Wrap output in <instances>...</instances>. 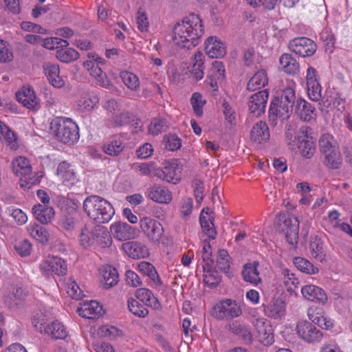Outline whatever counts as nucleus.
<instances>
[{
  "instance_id": "obj_38",
  "label": "nucleus",
  "mask_w": 352,
  "mask_h": 352,
  "mask_svg": "<svg viewBox=\"0 0 352 352\" xmlns=\"http://www.w3.org/2000/svg\"><path fill=\"white\" fill-rule=\"evenodd\" d=\"M322 154L324 155V164L327 167L332 169L340 168L342 163V158L339 147Z\"/></svg>"
},
{
  "instance_id": "obj_10",
  "label": "nucleus",
  "mask_w": 352,
  "mask_h": 352,
  "mask_svg": "<svg viewBox=\"0 0 352 352\" xmlns=\"http://www.w3.org/2000/svg\"><path fill=\"white\" fill-rule=\"evenodd\" d=\"M182 165L178 160H173L166 162L163 168L158 170L157 177L173 184L179 183L181 180Z\"/></svg>"
},
{
  "instance_id": "obj_26",
  "label": "nucleus",
  "mask_w": 352,
  "mask_h": 352,
  "mask_svg": "<svg viewBox=\"0 0 352 352\" xmlns=\"http://www.w3.org/2000/svg\"><path fill=\"white\" fill-rule=\"evenodd\" d=\"M258 265L259 263L258 261H254L246 263L243 266L242 276L244 281L255 286L261 283L262 280L258 271Z\"/></svg>"
},
{
  "instance_id": "obj_28",
  "label": "nucleus",
  "mask_w": 352,
  "mask_h": 352,
  "mask_svg": "<svg viewBox=\"0 0 352 352\" xmlns=\"http://www.w3.org/2000/svg\"><path fill=\"white\" fill-rule=\"evenodd\" d=\"M34 217L42 224L50 223L54 218L55 212L52 207L38 204L32 208Z\"/></svg>"
},
{
  "instance_id": "obj_63",
  "label": "nucleus",
  "mask_w": 352,
  "mask_h": 352,
  "mask_svg": "<svg viewBox=\"0 0 352 352\" xmlns=\"http://www.w3.org/2000/svg\"><path fill=\"white\" fill-rule=\"evenodd\" d=\"M13 59V53L7 41L0 39V63H9Z\"/></svg>"
},
{
  "instance_id": "obj_54",
  "label": "nucleus",
  "mask_w": 352,
  "mask_h": 352,
  "mask_svg": "<svg viewBox=\"0 0 352 352\" xmlns=\"http://www.w3.org/2000/svg\"><path fill=\"white\" fill-rule=\"evenodd\" d=\"M127 304L129 311L136 316L144 318L148 314V309L134 298L129 299Z\"/></svg>"
},
{
  "instance_id": "obj_21",
  "label": "nucleus",
  "mask_w": 352,
  "mask_h": 352,
  "mask_svg": "<svg viewBox=\"0 0 352 352\" xmlns=\"http://www.w3.org/2000/svg\"><path fill=\"white\" fill-rule=\"evenodd\" d=\"M43 70L47 80L54 87L62 88L65 85V80L60 76L58 65L45 63L43 65Z\"/></svg>"
},
{
  "instance_id": "obj_15",
  "label": "nucleus",
  "mask_w": 352,
  "mask_h": 352,
  "mask_svg": "<svg viewBox=\"0 0 352 352\" xmlns=\"http://www.w3.org/2000/svg\"><path fill=\"white\" fill-rule=\"evenodd\" d=\"M301 294L304 298L316 303L324 304L327 301L325 292L318 286L305 285L301 288Z\"/></svg>"
},
{
  "instance_id": "obj_23",
  "label": "nucleus",
  "mask_w": 352,
  "mask_h": 352,
  "mask_svg": "<svg viewBox=\"0 0 352 352\" xmlns=\"http://www.w3.org/2000/svg\"><path fill=\"white\" fill-rule=\"evenodd\" d=\"M285 237L287 241L293 247L298 243L299 220L297 217H292L285 220Z\"/></svg>"
},
{
  "instance_id": "obj_37",
  "label": "nucleus",
  "mask_w": 352,
  "mask_h": 352,
  "mask_svg": "<svg viewBox=\"0 0 352 352\" xmlns=\"http://www.w3.org/2000/svg\"><path fill=\"white\" fill-rule=\"evenodd\" d=\"M131 168L136 173H139L142 176L149 177H156L158 173L159 168L154 162L133 163L131 164Z\"/></svg>"
},
{
  "instance_id": "obj_30",
  "label": "nucleus",
  "mask_w": 352,
  "mask_h": 352,
  "mask_svg": "<svg viewBox=\"0 0 352 352\" xmlns=\"http://www.w3.org/2000/svg\"><path fill=\"white\" fill-rule=\"evenodd\" d=\"M95 245L98 248L104 249L112 244V239L107 228L102 226H95Z\"/></svg>"
},
{
  "instance_id": "obj_36",
  "label": "nucleus",
  "mask_w": 352,
  "mask_h": 352,
  "mask_svg": "<svg viewBox=\"0 0 352 352\" xmlns=\"http://www.w3.org/2000/svg\"><path fill=\"white\" fill-rule=\"evenodd\" d=\"M268 83L267 73L265 69H260L254 73L253 76L249 80L247 89L249 91H254L260 89Z\"/></svg>"
},
{
  "instance_id": "obj_55",
  "label": "nucleus",
  "mask_w": 352,
  "mask_h": 352,
  "mask_svg": "<svg viewBox=\"0 0 352 352\" xmlns=\"http://www.w3.org/2000/svg\"><path fill=\"white\" fill-rule=\"evenodd\" d=\"M123 150V144L120 139H115L104 144V152L109 155L116 156L119 155Z\"/></svg>"
},
{
  "instance_id": "obj_56",
  "label": "nucleus",
  "mask_w": 352,
  "mask_h": 352,
  "mask_svg": "<svg viewBox=\"0 0 352 352\" xmlns=\"http://www.w3.org/2000/svg\"><path fill=\"white\" fill-rule=\"evenodd\" d=\"M308 317L309 320L312 321V322L318 324L322 329H328L333 327V322L319 312L315 315L313 312H311V310H309Z\"/></svg>"
},
{
  "instance_id": "obj_3",
  "label": "nucleus",
  "mask_w": 352,
  "mask_h": 352,
  "mask_svg": "<svg viewBox=\"0 0 352 352\" xmlns=\"http://www.w3.org/2000/svg\"><path fill=\"white\" fill-rule=\"evenodd\" d=\"M83 209L87 216L97 223L109 222L114 214V209L106 199L97 195L87 197Z\"/></svg>"
},
{
  "instance_id": "obj_20",
  "label": "nucleus",
  "mask_w": 352,
  "mask_h": 352,
  "mask_svg": "<svg viewBox=\"0 0 352 352\" xmlns=\"http://www.w3.org/2000/svg\"><path fill=\"white\" fill-rule=\"evenodd\" d=\"M148 197L155 202L168 204L172 199L170 191L161 185H153L147 190Z\"/></svg>"
},
{
  "instance_id": "obj_40",
  "label": "nucleus",
  "mask_w": 352,
  "mask_h": 352,
  "mask_svg": "<svg viewBox=\"0 0 352 352\" xmlns=\"http://www.w3.org/2000/svg\"><path fill=\"white\" fill-rule=\"evenodd\" d=\"M26 230L29 234L34 239L42 243H46L49 239V234L46 229L36 223H30Z\"/></svg>"
},
{
  "instance_id": "obj_8",
  "label": "nucleus",
  "mask_w": 352,
  "mask_h": 352,
  "mask_svg": "<svg viewBox=\"0 0 352 352\" xmlns=\"http://www.w3.org/2000/svg\"><path fill=\"white\" fill-rule=\"evenodd\" d=\"M39 269L44 276L50 277L53 274L64 276L67 272L66 262L58 256H48L39 264Z\"/></svg>"
},
{
  "instance_id": "obj_58",
  "label": "nucleus",
  "mask_w": 352,
  "mask_h": 352,
  "mask_svg": "<svg viewBox=\"0 0 352 352\" xmlns=\"http://www.w3.org/2000/svg\"><path fill=\"white\" fill-rule=\"evenodd\" d=\"M69 42L65 39H62L58 37H50L43 40V46L48 50H54L59 47H67L69 45Z\"/></svg>"
},
{
  "instance_id": "obj_29",
  "label": "nucleus",
  "mask_w": 352,
  "mask_h": 352,
  "mask_svg": "<svg viewBox=\"0 0 352 352\" xmlns=\"http://www.w3.org/2000/svg\"><path fill=\"white\" fill-rule=\"evenodd\" d=\"M102 276L101 282L105 288H110L117 285L119 276L117 270L111 265H104L100 270Z\"/></svg>"
},
{
  "instance_id": "obj_41",
  "label": "nucleus",
  "mask_w": 352,
  "mask_h": 352,
  "mask_svg": "<svg viewBox=\"0 0 352 352\" xmlns=\"http://www.w3.org/2000/svg\"><path fill=\"white\" fill-rule=\"evenodd\" d=\"M95 226L89 228L85 225L80 230L79 234V242L81 246L85 248L94 247L95 245Z\"/></svg>"
},
{
  "instance_id": "obj_27",
  "label": "nucleus",
  "mask_w": 352,
  "mask_h": 352,
  "mask_svg": "<svg viewBox=\"0 0 352 352\" xmlns=\"http://www.w3.org/2000/svg\"><path fill=\"white\" fill-rule=\"evenodd\" d=\"M278 103V100L272 101L269 109L270 118L272 120L278 118L282 120L287 119L292 110L290 108V104H285V103H282L281 101H280L279 104Z\"/></svg>"
},
{
  "instance_id": "obj_50",
  "label": "nucleus",
  "mask_w": 352,
  "mask_h": 352,
  "mask_svg": "<svg viewBox=\"0 0 352 352\" xmlns=\"http://www.w3.org/2000/svg\"><path fill=\"white\" fill-rule=\"evenodd\" d=\"M98 334L101 338L109 340H115L123 336L122 331L120 329L109 324L101 326L98 330Z\"/></svg>"
},
{
  "instance_id": "obj_33",
  "label": "nucleus",
  "mask_w": 352,
  "mask_h": 352,
  "mask_svg": "<svg viewBox=\"0 0 352 352\" xmlns=\"http://www.w3.org/2000/svg\"><path fill=\"white\" fill-rule=\"evenodd\" d=\"M43 333L56 340L65 339L68 335L66 327L58 320H54L48 324L45 327Z\"/></svg>"
},
{
  "instance_id": "obj_11",
  "label": "nucleus",
  "mask_w": 352,
  "mask_h": 352,
  "mask_svg": "<svg viewBox=\"0 0 352 352\" xmlns=\"http://www.w3.org/2000/svg\"><path fill=\"white\" fill-rule=\"evenodd\" d=\"M289 47L292 52L302 57H309L316 53L317 45L309 38L298 37L290 41Z\"/></svg>"
},
{
  "instance_id": "obj_61",
  "label": "nucleus",
  "mask_w": 352,
  "mask_h": 352,
  "mask_svg": "<svg viewBox=\"0 0 352 352\" xmlns=\"http://www.w3.org/2000/svg\"><path fill=\"white\" fill-rule=\"evenodd\" d=\"M99 99L96 96L85 95L78 100V105L85 110L93 109L98 103Z\"/></svg>"
},
{
  "instance_id": "obj_4",
  "label": "nucleus",
  "mask_w": 352,
  "mask_h": 352,
  "mask_svg": "<svg viewBox=\"0 0 352 352\" xmlns=\"http://www.w3.org/2000/svg\"><path fill=\"white\" fill-rule=\"evenodd\" d=\"M50 130L56 139L64 143L73 144L79 139L78 127L70 118L57 117L50 123Z\"/></svg>"
},
{
  "instance_id": "obj_45",
  "label": "nucleus",
  "mask_w": 352,
  "mask_h": 352,
  "mask_svg": "<svg viewBox=\"0 0 352 352\" xmlns=\"http://www.w3.org/2000/svg\"><path fill=\"white\" fill-rule=\"evenodd\" d=\"M309 251L311 256L317 261L322 262L325 258L321 239L317 236L311 237L309 243Z\"/></svg>"
},
{
  "instance_id": "obj_35",
  "label": "nucleus",
  "mask_w": 352,
  "mask_h": 352,
  "mask_svg": "<svg viewBox=\"0 0 352 352\" xmlns=\"http://www.w3.org/2000/svg\"><path fill=\"white\" fill-rule=\"evenodd\" d=\"M251 139L256 142L262 143L270 138V131L265 122L260 121L255 124L251 130Z\"/></svg>"
},
{
  "instance_id": "obj_22",
  "label": "nucleus",
  "mask_w": 352,
  "mask_h": 352,
  "mask_svg": "<svg viewBox=\"0 0 352 352\" xmlns=\"http://www.w3.org/2000/svg\"><path fill=\"white\" fill-rule=\"evenodd\" d=\"M122 248L129 257L134 259L144 258L148 255L147 248L137 241L126 242L122 244Z\"/></svg>"
},
{
  "instance_id": "obj_31",
  "label": "nucleus",
  "mask_w": 352,
  "mask_h": 352,
  "mask_svg": "<svg viewBox=\"0 0 352 352\" xmlns=\"http://www.w3.org/2000/svg\"><path fill=\"white\" fill-rule=\"evenodd\" d=\"M135 297L142 302L146 306L153 309H160L161 305L153 292L146 288H139L135 291Z\"/></svg>"
},
{
  "instance_id": "obj_25",
  "label": "nucleus",
  "mask_w": 352,
  "mask_h": 352,
  "mask_svg": "<svg viewBox=\"0 0 352 352\" xmlns=\"http://www.w3.org/2000/svg\"><path fill=\"white\" fill-rule=\"evenodd\" d=\"M295 111L300 120L305 122H309L316 117L315 107L302 98L297 100Z\"/></svg>"
},
{
  "instance_id": "obj_32",
  "label": "nucleus",
  "mask_w": 352,
  "mask_h": 352,
  "mask_svg": "<svg viewBox=\"0 0 352 352\" xmlns=\"http://www.w3.org/2000/svg\"><path fill=\"white\" fill-rule=\"evenodd\" d=\"M279 64L281 70L288 74L295 75L299 72V63L290 54H282L279 58Z\"/></svg>"
},
{
  "instance_id": "obj_24",
  "label": "nucleus",
  "mask_w": 352,
  "mask_h": 352,
  "mask_svg": "<svg viewBox=\"0 0 352 352\" xmlns=\"http://www.w3.org/2000/svg\"><path fill=\"white\" fill-rule=\"evenodd\" d=\"M56 174L60 177L64 185L67 186H72L78 181L71 164L65 161L58 164Z\"/></svg>"
},
{
  "instance_id": "obj_49",
  "label": "nucleus",
  "mask_w": 352,
  "mask_h": 352,
  "mask_svg": "<svg viewBox=\"0 0 352 352\" xmlns=\"http://www.w3.org/2000/svg\"><path fill=\"white\" fill-rule=\"evenodd\" d=\"M0 139L4 140L12 148H16L17 146L16 134L1 121H0Z\"/></svg>"
},
{
  "instance_id": "obj_64",
  "label": "nucleus",
  "mask_w": 352,
  "mask_h": 352,
  "mask_svg": "<svg viewBox=\"0 0 352 352\" xmlns=\"http://www.w3.org/2000/svg\"><path fill=\"white\" fill-rule=\"evenodd\" d=\"M132 121H134V116L129 112H122L112 117L113 124L116 126L129 124Z\"/></svg>"
},
{
  "instance_id": "obj_12",
  "label": "nucleus",
  "mask_w": 352,
  "mask_h": 352,
  "mask_svg": "<svg viewBox=\"0 0 352 352\" xmlns=\"http://www.w3.org/2000/svg\"><path fill=\"white\" fill-rule=\"evenodd\" d=\"M17 100L29 109L37 110L40 108V100L32 87H23L16 94Z\"/></svg>"
},
{
  "instance_id": "obj_6",
  "label": "nucleus",
  "mask_w": 352,
  "mask_h": 352,
  "mask_svg": "<svg viewBox=\"0 0 352 352\" xmlns=\"http://www.w3.org/2000/svg\"><path fill=\"white\" fill-rule=\"evenodd\" d=\"M241 305L232 299H224L217 302L212 308V316L217 320H229L239 317L242 314Z\"/></svg>"
},
{
  "instance_id": "obj_1",
  "label": "nucleus",
  "mask_w": 352,
  "mask_h": 352,
  "mask_svg": "<svg viewBox=\"0 0 352 352\" xmlns=\"http://www.w3.org/2000/svg\"><path fill=\"white\" fill-rule=\"evenodd\" d=\"M204 34L203 21L199 15L191 13L178 22L173 29V41L184 48L196 46Z\"/></svg>"
},
{
  "instance_id": "obj_18",
  "label": "nucleus",
  "mask_w": 352,
  "mask_h": 352,
  "mask_svg": "<svg viewBox=\"0 0 352 352\" xmlns=\"http://www.w3.org/2000/svg\"><path fill=\"white\" fill-rule=\"evenodd\" d=\"M80 316L89 319H96L102 316V307L96 300L84 301L78 309Z\"/></svg>"
},
{
  "instance_id": "obj_62",
  "label": "nucleus",
  "mask_w": 352,
  "mask_h": 352,
  "mask_svg": "<svg viewBox=\"0 0 352 352\" xmlns=\"http://www.w3.org/2000/svg\"><path fill=\"white\" fill-rule=\"evenodd\" d=\"M193 208V199L191 197H183L179 202V210L183 219L188 217Z\"/></svg>"
},
{
  "instance_id": "obj_19",
  "label": "nucleus",
  "mask_w": 352,
  "mask_h": 352,
  "mask_svg": "<svg viewBox=\"0 0 352 352\" xmlns=\"http://www.w3.org/2000/svg\"><path fill=\"white\" fill-rule=\"evenodd\" d=\"M110 230L113 237L118 241H126L135 236V230L125 222L112 224Z\"/></svg>"
},
{
  "instance_id": "obj_44",
  "label": "nucleus",
  "mask_w": 352,
  "mask_h": 352,
  "mask_svg": "<svg viewBox=\"0 0 352 352\" xmlns=\"http://www.w3.org/2000/svg\"><path fill=\"white\" fill-rule=\"evenodd\" d=\"M294 265L300 272L307 274H316L319 272V268L312 264L307 259L298 256L293 260Z\"/></svg>"
},
{
  "instance_id": "obj_52",
  "label": "nucleus",
  "mask_w": 352,
  "mask_h": 352,
  "mask_svg": "<svg viewBox=\"0 0 352 352\" xmlns=\"http://www.w3.org/2000/svg\"><path fill=\"white\" fill-rule=\"evenodd\" d=\"M56 58L63 63H70L79 57V54L73 48L61 47L56 51Z\"/></svg>"
},
{
  "instance_id": "obj_13",
  "label": "nucleus",
  "mask_w": 352,
  "mask_h": 352,
  "mask_svg": "<svg viewBox=\"0 0 352 352\" xmlns=\"http://www.w3.org/2000/svg\"><path fill=\"white\" fill-rule=\"evenodd\" d=\"M268 97L269 92L267 89H263L253 94L248 102L250 113L256 116H259L264 113Z\"/></svg>"
},
{
  "instance_id": "obj_59",
  "label": "nucleus",
  "mask_w": 352,
  "mask_h": 352,
  "mask_svg": "<svg viewBox=\"0 0 352 352\" xmlns=\"http://www.w3.org/2000/svg\"><path fill=\"white\" fill-rule=\"evenodd\" d=\"M66 291L68 295L75 300H80L83 296L82 291L72 278L68 279L66 283Z\"/></svg>"
},
{
  "instance_id": "obj_51",
  "label": "nucleus",
  "mask_w": 352,
  "mask_h": 352,
  "mask_svg": "<svg viewBox=\"0 0 352 352\" xmlns=\"http://www.w3.org/2000/svg\"><path fill=\"white\" fill-rule=\"evenodd\" d=\"M282 275V281L287 291L290 293L294 292L299 284L298 279L295 276L294 274L290 272L287 269L283 270Z\"/></svg>"
},
{
  "instance_id": "obj_16",
  "label": "nucleus",
  "mask_w": 352,
  "mask_h": 352,
  "mask_svg": "<svg viewBox=\"0 0 352 352\" xmlns=\"http://www.w3.org/2000/svg\"><path fill=\"white\" fill-rule=\"evenodd\" d=\"M205 51L212 58L223 57L226 54L225 44L216 36H210L205 41Z\"/></svg>"
},
{
  "instance_id": "obj_14",
  "label": "nucleus",
  "mask_w": 352,
  "mask_h": 352,
  "mask_svg": "<svg viewBox=\"0 0 352 352\" xmlns=\"http://www.w3.org/2000/svg\"><path fill=\"white\" fill-rule=\"evenodd\" d=\"M263 311L267 317L278 319L283 317L286 312V303L280 298H273L267 304H263Z\"/></svg>"
},
{
  "instance_id": "obj_34",
  "label": "nucleus",
  "mask_w": 352,
  "mask_h": 352,
  "mask_svg": "<svg viewBox=\"0 0 352 352\" xmlns=\"http://www.w3.org/2000/svg\"><path fill=\"white\" fill-rule=\"evenodd\" d=\"M260 341L265 345H270L274 342L272 329L263 319L257 321L256 324Z\"/></svg>"
},
{
  "instance_id": "obj_43",
  "label": "nucleus",
  "mask_w": 352,
  "mask_h": 352,
  "mask_svg": "<svg viewBox=\"0 0 352 352\" xmlns=\"http://www.w3.org/2000/svg\"><path fill=\"white\" fill-rule=\"evenodd\" d=\"M205 209H202L199 221L203 231L209 237V239H214L216 237L217 232L214 228L213 219L211 216L206 217L204 215Z\"/></svg>"
},
{
  "instance_id": "obj_5",
  "label": "nucleus",
  "mask_w": 352,
  "mask_h": 352,
  "mask_svg": "<svg viewBox=\"0 0 352 352\" xmlns=\"http://www.w3.org/2000/svg\"><path fill=\"white\" fill-rule=\"evenodd\" d=\"M87 58L82 63L85 69L94 78L98 85L106 89L110 88L112 83L102 68L105 64L104 60L94 53H89Z\"/></svg>"
},
{
  "instance_id": "obj_57",
  "label": "nucleus",
  "mask_w": 352,
  "mask_h": 352,
  "mask_svg": "<svg viewBox=\"0 0 352 352\" xmlns=\"http://www.w3.org/2000/svg\"><path fill=\"white\" fill-rule=\"evenodd\" d=\"M339 217L340 213L337 210H333L329 212V219L333 224V226L339 228L341 230L352 236V227L346 223H338V220Z\"/></svg>"
},
{
  "instance_id": "obj_47",
  "label": "nucleus",
  "mask_w": 352,
  "mask_h": 352,
  "mask_svg": "<svg viewBox=\"0 0 352 352\" xmlns=\"http://www.w3.org/2000/svg\"><path fill=\"white\" fill-rule=\"evenodd\" d=\"M120 76L124 85L131 91H136L140 89L139 78L133 73L122 71L120 72Z\"/></svg>"
},
{
  "instance_id": "obj_17",
  "label": "nucleus",
  "mask_w": 352,
  "mask_h": 352,
  "mask_svg": "<svg viewBox=\"0 0 352 352\" xmlns=\"http://www.w3.org/2000/svg\"><path fill=\"white\" fill-rule=\"evenodd\" d=\"M12 169L15 175L24 178L25 181L30 179L32 174V167L29 160L23 156H18L12 160Z\"/></svg>"
},
{
  "instance_id": "obj_42",
  "label": "nucleus",
  "mask_w": 352,
  "mask_h": 352,
  "mask_svg": "<svg viewBox=\"0 0 352 352\" xmlns=\"http://www.w3.org/2000/svg\"><path fill=\"white\" fill-rule=\"evenodd\" d=\"M204 55L202 52L198 51L195 53L193 56V65L191 74L196 80H199L203 78L204 72Z\"/></svg>"
},
{
  "instance_id": "obj_53",
  "label": "nucleus",
  "mask_w": 352,
  "mask_h": 352,
  "mask_svg": "<svg viewBox=\"0 0 352 352\" xmlns=\"http://www.w3.org/2000/svg\"><path fill=\"white\" fill-rule=\"evenodd\" d=\"M230 257L225 250H220L218 252L217 265L219 270L228 274L230 270Z\"/></svg>"
},
{
  "instance_id": "obj_60",
  "label": "nucleus",
  "mask_w": 352,
  "mask_h": 352,
  "mask_svg": "<svg viewBox=\"0 0 352 352\" xmlns=\"http://www.w3.org/2000/svg\"><path fill=\"white\" fill-rule=\"evenodd\" d=\"M190 103L195 114L197 116H201L203 115V107L206 103L202 95L198 92L194 93L190 98Z\"/></svg>"
},
{
  "instance_id": "obj_46",
  "label": "nucleus",
  "mask_w": 352,
  "mask_h": 352,
  "mask_svg": "<svg viewBox=\"0 0 352 352\" xmlns=\"http://www.w3.org/2000/svg\"><path fill=\"white\" fill-rule=\"evenodd\" d=\"M319 149L322 153H327L329 151L333 150L339 147L338 143L334 137L329 133H323L318 142Z\"/></svg>"
},
{
  "instance_id": "obj_39",
  "label": "nucleus",
  "mask_w": 352,
  "mask_h": 352,
  "mask_svg": "<svg viewBox=\"0 0 352 352\" xmlns=\"http://www.w3.org/2000/svg\"><path fill=\"white\" fill-rule=\"evenodd\" d=\"M138 270L143 274L147 276L155 286L162 285L161 279L155 267L151 263L142 261L138 264Z\"/></svg>"
},
{
  "instance_id": "obj_48",
  "label": "nucleus",
  "mask_w": 352,
  "mask_h": 352,
  "mask_svg": "<svg viewBox=\"0 0 352 352\" xmlns=\"http://www.w3.org/2000/svg\"><path fill=\"white\" fill-rule=\"evenodd\" d=\"M229 329L234 334L240 336L244 341L248 342L252 340V334L250 328L238 321L230 323L229 324Z\"/></svg>"
},
{
  "instance_id": "obj_9",
  "label": "nucleus",
  "mask_w": 352,
  "mask_h": 352,
  "mask_svg": "<svg viewBox=\"0 0 352 352\" xmlns=\"http://www.w3.org/2000/svg\"><path fill=\"white\" fill-rule=\"evenodd\" d=\"M296 331L300 338L307 343L320 342L323 333L315 324L307 320L299 321L296 324Z\"/></svg>"
},
{
  "instance_id": "obj_7",
  "label": "nucleus",
  "mask_w": 352,
  "mask_h": 352,
  "mask_svg": "<svg viewBox=\"0 0 352 352\" xmlns=\"http://www.w3.org/2000/svg\"><path fill=\"white\" fill-rule=\"evenodd\" d=\"M141 231L148 241L154 244H159L164 234L162 224L157 220L150 217H143L140 219Z\"/></svg>"
},
{
  "instance_id": "obj_2",
  "label": "nucleus",
  "mask_w": 352,
  "mask_h": 352,
  "mask_svg": "<svg viewBox=\"0 0 352 352\" xmlns=\"http://www.w3.org/2000/svg\"><path fill=\"white\" fill-rule=\"evenodd\" d=\"M296 124L290 123L285 132V137L289 148L296 152L298 151L302 156L309 159L315 153L316 146L312 138L309 136L311 129L308 126H301L296 132Z\"/></svg>"
}]
</instances>
